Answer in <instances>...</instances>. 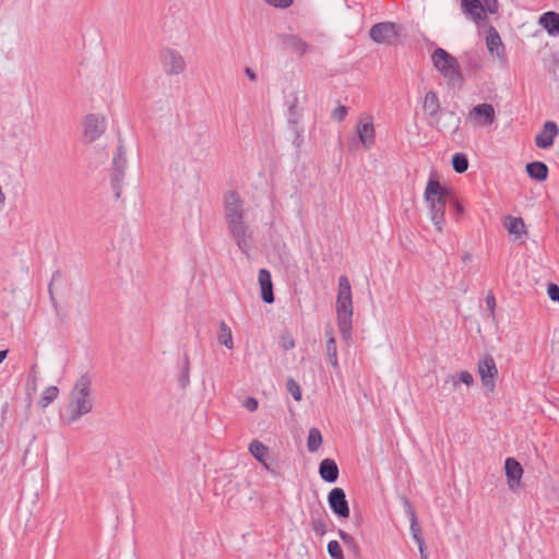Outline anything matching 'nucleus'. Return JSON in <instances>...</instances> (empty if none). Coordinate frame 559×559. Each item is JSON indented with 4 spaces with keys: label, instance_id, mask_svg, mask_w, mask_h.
I'll return each mask as SVG.
<instances>
[{
    "label": "nucleus",
    "instance_id": "nucleus-11",
    "mask_svg": "<svg viewBox=\"0 0 559 559\" xmlns=\"http://www.w3.org/2000/svg\"><path fill=\"white\" fill-rule=\"evenodd\" d=\"M328 503L336 516L341 519H347L349 516V506L345 491L342 488L335 487L329 492Z\"/></svg>",
    "mask_w": 559,
    "mask_h": 559
},
{
    "label": "nucleus",
    "instance_id": "nucleus-46",
    "mask_svg": "<svg viewBox=\"0 0 559 559\" xmlns=\"http://www.w3.org/2000/svg\"><path fill=\"white\" fill-rule=\"evenodd\" d=\"M243 406L249 411V412H254L258 409V406H259V403L258 401L254 399V397H247L243 402Z\"/></svg>",
    "mask_w": 559,
    "mask_h": 559
},
{
    "label": "nucleus",
    "instance_id": "nucleus-45",
    "mask_svg": "<svg viewBox=\"0 0 559 559\" xmlns=\"http://www.w3.org/2000/svg\"><path fill=\"white\" fill-rule=\"evenodd\" d=\"M281 344L284 349L288 350L295 347V341L290 335H283L281 337Z\"/></svg>",
    "mask_w": 559,
    "mask_h": 559
},
{
    "label": "nucleus",
    "instance_id": "nucleus-27",
    "mask_svg": "<svg viewBox=\"0 0 559 559\" xmlns=\"http://www.w3.org/2000/svg\"><path fill=\"white\" fill-rule=\"evenodd\" d=\"M217 341L219 344L226 346L229 349L234 347L231 330L225 321L219 322V333Z\"/></svg>",
    "mask_w": 559,
    "mask_h": 559
},
{
    "label": "nucleus",
    "instance_id": "nucleus-18",
    "mask_svg": "<svg viewBox=\"0 0 559 559\" xmlns=\"http://www.w3.org/2000/svg\"><path fill=\"white\" fill-rule=\"evenodd\" d=\"M280 38L285 49L292 50L299 57L304 56L309 48L308 44L297 35L284 34Z\"/></svg>",
    "mask_w": 559,
    "mask_h": 559
},
{
    "label": "nucleus",
    "instance_id": "nucleus-8",
    "mask_svg": "<svg viewBox=\"0 0 559 559\" xmlns=\"http://www.w3.org/2000/svg\"><path fill=\"white\" fill-rule=\"evenodd\" d=\"M478 373L483 385L490 392L495 390L498 369L495 359L490 355H486L478 361Z\"/></svg>",
    "mask_w": 559,
    "mask_h": 559
},
{
    "label": "nucleus",
    "instance_id": "nucleus-24",
    "mask_svg": "<svg viewBox=\"0 0 559 559\" xmlns=\"http://www.w3.org/2000/svg\"><path fill=\"white\" fill-rule=\"evenodd\" d=\"M326 343H325V355L329 360V362L332 365L333 368H338V359H337V346L335 337L332 335V333L326 332Z\"/></svg>",
    "mask_w": 559,
    "mask_h": 559
},
{
    "label": "nucleus",
    "instance_id": "nucleus-4",
    "mask_svg": "<svg viewBox=\"0 0 559 559\" xmlns=\"http://www.w3.org/2000/svg\"><path fill=\"white\" fill-rule=\"evenodd\" d=\"M336 316L337 325L342 338L349 341L352 337V317H353V300H352V286L346 275L338 278V289L336 298Z\"/></svg>",
    "mask_w": 559,
    "mask_h": 559
},
{
    "label": "nucleus",
    "instance_id": "nucleus-35",
    "mask_svg": "<svg viewBox=\"0 0 559 559\" xmlns=\"http://www.w3.org/2000/svg\"><path fill=\"white\" fill-rule=\"evenodd\" d=\"M289 118L288 122L293 124H297L301 115V111L298 107V97L294 95V99L288 107Z\"/></svg>",
    "mask_w": 559,
    "mask_h": 559
},
{
    "label": "nucleus",
    "instance_id": "nucleus-26",
    "mask_svg": "<svg viewBox=\"0 0 559 559\" xmlns=\"http://www.w3.org/2000/svg\"><path fill=\"white\" fill-rule=\"evenodd\" d=\"M504 227L508 229L510 234L516 236H521L522 234L525 233V225L521 217L507 216Z\"/></svg>",
    "mask_w": 559,
    "mask_h": 559
},
{
    "label": "nucleus",
    "instance_id": "nucleus-1",
    "mask_svg": "<svg viewBox=\"0 0 559 559\" xmlns=\"http://www.w3.org/2000/svg\"><path fill=\"white\" fill-rule=\"evenodd\" d=\"M245 202L235 190L224 194V219L231 238L242 253H248L252 245V234L246 223Z\"/></svg>",
    "mask_w": 559,
    "mask_h": 559
},
{
    "label": "nucleus",
    "instance_id": "nucleus-10",
    "mask_svg": "<svg viewBox=\"0 0 559 559\" xmlns=\"http://www.w3.org/2000/svg\"><path fill=\"white\" fill-rule=\"evenodd\" d=\"M329 514L321 502H314L309 507V524L318 536L325 535L328 531Z\"/></svg>",
    "mask_w": 559,
    "mask_h": 559
},
{
    "label": "nucleus",
    "instance_id": "nucleus-13",
    "mask_svg": "<svg viewBox=\"0 0 559 559\" xmlns=\"http://www.w3.org/2000/svg\"><path fill=\"white\" fill-rule=\"evenodd\" d=\"M423 108L426 114L429 126L438 128L440 100L435 91H429L426 93L423 102Z\"/></svg>",
    "mask_w": 559,
    "mask_h": 559
},
{
    "label": "nucleus",
    "instance_id": "nucleus-42",
    "mask_svg": "<svg viewBox=\"0 0 559 559\" xmlns=\"http://www.w3.org/2000/svg\"><path fill=\"white\" fill-rule=\"evenodd\" d=\"M267 4L278 8V9H286L290 7L294 3V0H263Z\"/></svg>",
    "mask_w": 559,
    "mask_h": 559
},
{
    "label": "nucleus",
    "instance_id": "nucleus-49",
    "mask_svg": "<svg viewBox=\"0 0 559 559\" xmlns=\"http://www.w3.org/2000/svg\"><path fill=\"white\" fill-rule=\"evenodd\" d=\"M59 277H61V272L58 270V271L53 272L51 282H50L49 287H48L49 294L51 296V299H53V296H52V282L58 280Z\"/></svg>",
    "mask_w": 559,
    "mask_h": 559
},
{
    "label": "nucleus",
    "instance_id": "nucleus-7",
    "mask_svg": "<svg viewBox=\"0 0 559 559\" xmlns=\"http://www.w3.org/2000/svg\"><path fill=\"white\" fill-rule=\"evenodd\" d=\"M160 63L169 75H179L187 69L183 56L174 48H164L159 53Z\"/></svg>",
    "mask_w": 559,
    "mask_h": 559
},
{
    "label": "nucleus",
    "instance_id": "nucleus-12",
    "mask_svg": "<svg viewBox=\"0 0 559 559\" xmlns=\"http://www.w3.org/2000/svg\"><path fill=\"white\" fill-rule=\"evenodd\" d=\"M356 131L364 147L366 150H370L376 142V131L372 117L366 116L360 118L357 122Z\"/></svg>",
    "mask_w": 559,
    "mask_h": 559
},
{
    "label": "nucleus",
    "instance_id": "nucleus-43",
    "mask_svg": "<svg viewBox=\"0 0 559 559\" xmlns=\"http://www.w3.org/2000/svg\"><path fill=\"white\" fill-rule=\"evenodd\" d=\"M547 294L552 301H559V286L557 284H548Z\"/></svg>",
    "mask_w": 559,
    "mask_h": 559
},
{
    "label": "nucleus",
    "instance_id": "nucleus-30",
    "mask_svg": "<svg viewBox=\"0 0 559 559\" xmlns=\"http://www.w3.org/2000/svg\"><path fill=\"white\" fill-rule=\"evenodd\" d=\"M59 394V389L56 385H50L46 388L38 400V405L41 408H46L49 404H51Z\"/></svg>",
    "mask_w": 559,
    "mask_h": 559
},
{
    "label": "nucleus",
    "instance_id": "nucleus-48",
    "mask_svg": "<svg viewBox=\"0 0 559 559\" xmlns=\"http://www.w3.org/2000/svg\"><path fill=\"white\" fill-rule=\"evenodd\" d=\"M486 305H487V308L489 309V311L491 312V314L493 316L495 307H496V298L492 293H489L486 296Z\"/></svg>",
    "mask_w": 559,
    "mask_h": 559
},
{
    "label": "nucleus",
    "instance_id": "nucleus-28",
    "mask_svg": "<svg viewBox=\"0 0 559 559\" xmlns=\"http://www.w3.org/2000/svg\"><path fill=\"white\" fill-rule=\"evenodd\" d=\"M321 444H322L321 431L316 427L310 428L309 433H308V439H307L308 451L312 452V453L317 452L319 450V448L321 447Z\"/></svg>",
    "mask_w": 559,
    "mask_h": 559
},
{
    "label": "nucleus",
    "instance_id": "nucleus-25",
    "mask_svg": "<svg viewBox=\"0 0 559 559\" xmlns=\"http://www.w3.org/2000/svg\"><path fill=\"white\" fill-rule=\"evenodd\" d=\"M269 448L259 440H253L249 444V452L253 457H255L260 463H265L264 459L269 454Z\"/></svg>",
    "mask_w": 559,
    "mask_h": 559
},
{
    "label": "nucleus",
    "instance_id": "nucleus-38",
    "mask_svg": "<svg viewBox=\"0 0 559 559\" xmlns=\"http://www.w3.org/2000/svg\"><path fill=\"white\" fill-rule=\"evenodd\" d=\"M328 552L332 559H345L343 550L337 540H331L328 544Z\"/></svg>",
    "mask_w": 559,
    "mask_h": 559
},
{
    "label": "nucleus",
    "instance_id": "nucleus-20",
    "mask_svg": "<svg viewBox=\"0 0 559 559\" xmlns=\"http://www.w3.org/2000/svg\"><path fill=\"white\" fill-rule=\"evenodd\" d=\"M319 475L326 483H335L340 475L336 462L332 459H324L319 465Z\"/></svg>",
    "mask_w": 559,
    "mask_h": 559
},
{
    "label": "nucleus",
    "instance_id": "nucleus-39",
    "mask_svg": "<svg viewBox=\"0 0 559 559\" xmlns=\"http://www.w3.org/2000/svg\"><path fill=\"white\" fill-rule=\"evenodd\" d=\"M189 369H190V361H189L188 355L186 354L183 356L182 371L179 377L180 384L183 388L189 383Z\"/></svg>",
    "mask_w": 559,
    "mask_h": 559
},
{
    "label": "nucleus",
    "instance_id": "nucleus-41",
    "mask_svg": "<svg viewBox=\"0 0 559 559\" xmlns=\"http://www.w3.org/2000/svg\"><path fill=\"white\" fill-rule=\"evenodd\" d=\"M347 115V107L340 105L332 111V118L336 121H343Z\"/></svg>",
    "mask_w": 559,
    "mask_h": 559
},
{
    "label": "nucleus",
    "instance_id": "nucleus-6",
    "mask_svg": "<svg viewBox=\"0 0 559 559\" xmlns=\"http://www.w3.org/2000/svg\"><path fill=\"white\" fill-rule=\"evenodd\" d=\"M401 31L402 27L394 22H380L371 26L369 36L377 44L392 45Z\"/></svg>",
    "mask_w": 559,
    "mask_h": 559
},
{
    "label": "nucleus",
    "instance_id": "nucleus-34",
    "mask_svg": "<svg viewBox=\"0 0 559 559\" xmlns=\"http://www.w3.org/2000/svg\"><path fill=\"white\" fill-rule=\"evenodd\" d=\"M443 114L450 118V120H448V122L444 123L443 127L451 129L452 133H456L461 126V118L453 110H445L443 111Z\"/></svg>",
    "mask_w": 559,
    "mask_h": 559
},
{
    "label": "nucleus",
    "instance_id": "nucleus-36",
    "mask_svg": "<svg viewBox=\"0 0 559 559\" xmlns=\"http://www.w3.org/2000/svg\"><path fill=\"white\" fill-rule=\"evenodd\" d=\"M286 389L293 395L295 401H297V402L301 401V397H302L301 388L297 381H295L293 378H288L286 381Z\"/></svg>",
    "mask_w": 559,
    "mask_h": 559
},
{
    "label": "nucleus",
    "instance_id": "nucleus-14",
    "mask_svg": "<svg viewBox=\"0 0 559 559\" xmlns=\"http://www.w3.org/2000/svg\"><path fill=\"white\" fill-rule=\"evenodd\" d=\"M106 129L105 119L96 115H87L84 120V136L87 142H94Z\"/></svg>",
    "mask_w": 559,
    "mask_h": 559
},
{
    "label": "nucleus",
    "instance_id": "nucleus-16",
    "mask_svg": "<svg viewBox=\"0 0 559 559\" xmlns=\"http://www.w3.org/2000/svg\"><path fill=\"white\" fill-rule=\"evenodd\" d=\"M506 475L510 489H515L523 476V467L514 457H508L504 462Z\"/></svg>",
    "mask_w": 559,
    "mask_h": 559
},
{
    "label": "nucleus",
    "instance_id": "nucleus-37",
    "mask_svg": "<svg viewBox=\"0 0 559 559\" xmlns=\"http://www.w3.org/2000/svg\"><path fill=\"white\" fill-rule=\"evenodd\" d=\"M451 380L454 386H456L459 383H464L467 386L474 383V378L468 371H461L457 377L452 376Z\"/></svg>",
    "mask_w": 559,
    "mask_h": 559
},
{
    "label": "nucleus",
    "instance_id": "nucleus-3",
    "mask_svg": "<svg viewBox=\"0 0 559 559\" xmlns=\"http://www.w3.org/2000/svg\"><path fill=\"white\" fill-rule=\"evenodd\" d=\"M425 201L428 204L430 219L438 231H442L447 204L452 200V192L442 186L436 173H431L425 192Z\"/></svg>",
    "mask_w": 559,
    "mask_h": 559
},
{
    "label": "nucleus",
    "instance_id": "nucleus-33",
    "mask_svg": "<svg viewBox=\"0 0 559 559\" xmlns=\"http://www.w3.org/2000/svg\"><path fill=\"white\" fill-rule=\"evenodd\" d=\"M127 165L126 151L122 145L118 146L112 158V168L124 170Z\"/></svg>",
    "mask_w": 559,
    "mask_h": 559
},
{
    "label": "nucleus",
    "instance_id": "nucleus-32",
    "mask_svg": "<svg viewBox=\"0 0 559 559\" xmlns=\"http://www.w3.org/2000/svg\"><path fill=\"white\" fill-rule=\"evenodd\" d=\"M452 167L459 174L465 173L468 168L467 156L464 153H455L452 156Z\"/></svg>",
    "mask_w": 559,
    "mask_h": 559
},
{
    "label": "nucleus",
    "instance_id": "nucleus-29",
    "mask_svg": "<svg viewBox=\"0 0 559 559\" xmlns=\"http://www.w3.org/2000/svg\"><path fill=\"white\" fill-rule=\"evenodd\" d=\"M124 170H118V168L111 169V187L116 199L121 197Z\"/></svg>",
    "mask_w": 559,
    "mask_h": 559
},
{
    "label": "nucleus",
    "instance_id": "nucleus-51",
    "mask_svg": "<svg viewBox=\"0 0 559 559\" xmlns=\"http://www.w3.org/2000/svg\"><path fill=\"white\" fill-rule=\"evenodd\" d=\"M418 548H419V552H420V558L421 559H428V555L426 552V545H425V543L424 544H418Z\"/></svg>",
    "mask_w": 559,
    "mask_h": 559
},
{
    "label": "nucleus",
    "instance_id": "nucleus-17",
    "mask_svg": "<svg viewBox=\"0 0 559 559\" xmlns=\"http://www.w3.org/2000/svg\"><path fill=\"white\" fill-rule=\"evenodd\" d=\"M258 281L261 288V298L266 304L274 302L272 276L269 270L261 269L258 274Z\"/></svg>",
    "mask_w": 559,
    "mask_h": 559
},
{
    "label": "nucleus",
    "instance_id": "nucleus-5",
    "mask_svg": "<svg viewBox=\"0 0 559 559\" xmlns=\"http://www.w3.org/2000/svg\"><path fill=\"white\" fill-rule=\"evenodd\" d=\"M431 61L438 72L452 85L463 83V74L456 58L443 48H436Z\"/></svg>",
    "mask_w": 559,
    "mask_h": 559
},
{
    "label": "nucleus",
    "instance_id": "nucleus-40",
    "mask_svg": "<svg viewBox=\"0 0 559 559\" xmlns=\"http://www.w3.org/2000/svg\"><path fill=\"white\" fill-rule=\"evenodd\" d=\"M337 534L347 547L352 548L353 550H356L358 548L354 537L349 535L347 532L338 530Z\"/></svg>",
    "mask_w": 559,
    "mask_h": 559
},
{
    "label": "nucleus",
    "instance_id": "nucleus-53",
    "mask_svg": "<svg viewBox=\"0 0 559 559\" xmlns=\"http://www.w3.org/2000/svg\"><path fill=\"white\" fill-rule=\"evenodd\" d=\"M471 259H472L471 253H467V252H466V253H464V254L462 255V260H463V261H469Z\"/></svg>",
    "mask_w": 559,
    "mask_h": 559
},
{
    "label": "nucleus",
    "instance_id": "nucleus-19",
    "mask_svg": "<svg viewBox=\"0 0 559 559\" xmlns=\"http://www.w3.org/2000/svg\"><path fill=\"white\" fill-rule=\"evenodd\" d=\"M486 45L491 53H496L498 58L504 59L506 48L501 37L495 27H490L486 36Z\"/></svg>",
    "mask_w": 559,
    "mask_h": 559
},
{
    "label": "nucleus",
    "instance_id": "nucleus-52",
    "mask_svg": "<svg viewBox=\"0 0 559 559\" xmlns=\"http://www.w3.org/2000/svg\"><path fill=\"white\" fill-rule=\"evenodd\" d=\"M8 349L0 350V364L7 358Z\"/></svg>",
    "mask_w": 559,
    "mask_h": 559
},
{
    "label": "nucleus",
    "instance_id": "nucleus-50",
    "mask_svg": "<svg viewBox=\"0 0 559 559\" xmlns=\"http://www.w3.org/2000/svg\"><path fill=\"white\" fill-rule=\"evenodd\" d=\"M245 73L249 78L250 81H255L257 80V74H255V72L251 68H246L245 69Z\"/></svg>",
    "mask_w": 559,
    "mask_h": 559
},
{
    "label": "nucleus",
    "instance_id": "nucleus-23",
    "mask_svg": "<svg viewBox=\"0 0 559 559\" xmlns=\"http://www.w3.org/2000/svg\"><path fill=\"white\" fill-rule=\"evenodd\" d=\"M527 175L537 181H545L548 177V166L544 162H531L526 164Z\"/></svg>",
    "mask_w": 559,
    "mask_h": 559
},
{
    "label": "nucleus",
    "instance_id": "nucleus-21",
    "mask_svg": "<svg viewBox=\"0 0 559 559\" xmlns=\"http://www.w3.org/2000/svg\"><path fill=\"white\" fill-rule=\"evenodd\" d=\"M462 9L475 22L486 19V11L480 0H462Z\"/></svg>",
    "mask_w": 559,
    "mask_h": 559
},
{
    "label": "nucleus",
    "instance_id": "nucleus-9",
    "mask_svg": "<svg viewBox=\"0 0 559 559\" xmlns=\"http://www.w3.org/2000/svg\"><path fill=\"white\" fill-rule=\"evenodd\" d=\"M467 119L477 127L490 126L496 119V111L491 104L481 103L468 111Z\"/></svg>",
    "mask_w": 559,
    "mask_h": 559
},
{
    "label": "nucleus",
    "instance_id": "nucleus-44",
    "mask_svg": "<svg viewBox=\"0 0 559 559\" xmlns=\"http://www.w3.org/2000/svg\"><path fill=\"white\" fill-rule=\"evenodd\" d=\"M485 11L490 14L497 13L498 11V0H484Z\"/></svg>",
    "mask_w": 559,
    "mask_h": 559
},
{
    "label": "nucleus",
    "instance_id": "nucleus-47",
    "mask_svg": "<svg viewBox=\"0 0 559 559\" xmlns=\"http://www.w3.org/2000/svg\"><path fill=\"white\" fill-rule=\"evenodd\" d=\"M450 204H452L454 211H455V215H456V219L463 214V205L452 195V200L450 201Z\"/></svg>",
    "mask_w": 559,
    "mask_h": 559
},
{
    "label": "nucleus",
    "instance_id": "nucleus-31",
    "mask_svg": "<svg viewBox=\"0 0 559 559\" xmlns=\"http://www.w3.org/2000/svg\"><path fill=\"white\" fill-rule=\"evenodd\" d=\"M408 508H409L411 531H412L413 538L415 539V542L417 544H424L425 540H424V537H423V534H421V528H420V526L418 524V521H417L416 513L412 509L411 506H408Z\"/></svg>",
    "mask_w": 559,
    "mask_h": 559
},
{
    "label": "nucleus",
    "instance_id": "nucleus-15",
    "mask_svg": "<svg viewBox=\"0 0 559 559\" xmlns=\"http://www.w3.org/2000/svg\"><path fill=\"white\" fill-rule=\"evenodd\" d=\"M559 134V128L554 121H546L542 130L535 136V144L542 150L552 146L555 138Z\"/></svg>",
    "mask_w": 559,
    "mask_h": 559
},
{
    "label": "nucleus",
    "instance_id": "nucleus-22",
    "mask_svg": "<svg viewBox=\"0 0 559 559\" xmlns=\"http://www.w3.org/2000/svg\"><path fill=\"white\" fill-rule=\"evenodd\" d=\"M538 23L550 36H559V13L545 12L539 16Z\"/></svg>",
    "mask_w": 559,
    "mask_h": 559
},
{
    "label": "nucleus",
    "instance_id": "nucleus-2",
    "mask_svg": "<svg viewBox=\"0 0 559 559\" xmlns=\"http://www.w3.org/2000/svg\"><path fill=\"white\" fill-rule=\"evenodd\" d=\"M92 382V376L86 372L73 384L66 405V415L62 417L67 425L74 424L93 411Z\"/></svg>",
    "mask_w": 559,
    "mask_h": 559
}]
</instances>
